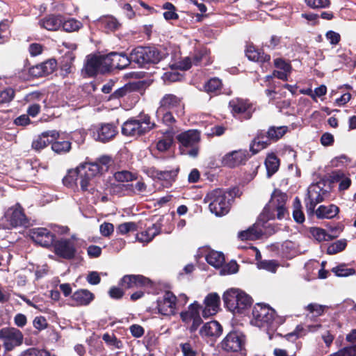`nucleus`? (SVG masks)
<instances>
[{
	"label": "nucleus",
	"instance_id": "1",
	"mask_svg": "<svg viewBox=\"0 0 356 356\" xmlns=\"http://www.w3.org/2000/svg\"><path fill=\"white\" fill-rule=\"evenodd\" d=\"M103 167L97 163H86L79 165L75 170H70L63 179L65 184L72 185L79 177L80 186L83 191H88L93 195L94 201L99 198V192L95 188V184L101 175Z\"/></svg>",
	"mask_w": 356,
	"mask_h": 356
},
{
	"label": "nucleus",
	"instance_id": "2",
	"mask_svg": "<svg viewBox=\"0 0 356 356\" xmlns=\"http://www.w3.org/2000/svg\"><path fill=\"white\" fill-rule=\"evenodd\" d=\"M330 196V186H325L323 181H319L310 185L308 188V197L305 200L307 212L309 215L314 212L318 218H332L339 211L338 207L334 204L327 206L321 205L316 211V206L328 199Z\"/></svg>",
	"mask_w": 356,
	"mask_h": 356
},
{
	"label": "nucleus",
	"instance_id": "3",
	"mask_svg": "<svg viewBox=\"0 0 356 356\" xmlns=\"http://www.w3.org/2000/svg\"><path fill=\"white\" fill-rule=\"evenodd\" d=\"M252 325L266 328L269 339H272L274 332L284 323V318L276 315L275 311L268 305L257 304L252 309Z\"/></svg>",
	"mask_w": 356,
	"mask_h": 356
},
{
	"label": "nucleus",
	"instance_id": "4",
	"mask_svg": "<svg viewBox=\"0 0 356 356\" xmlns=\"http://www.w3.org/2000/svg\"><path fill=\"white\" fill-rule=\"evenodd\" d=\"M288 196L280 190H275L268 203L264 207L261 217L263 220H269L277 218L283 219L288 216L286 202Z\"/></svg>",
	"mask_w": 356,
	"mask_h": 356
},
{
	"label": "nucleus",
	"instance_id": "5",
	"mask_svg": "<svg viewBox=\"0 0 356 356\" xmlns=\"http://www.w3.org/2000/svg\"><path fill=\"white\" fill-rule=\"evenodd\" d=\"M232 198L230 192L216 188L207 194L204 202L209 203V208L212 213L216 216H222L229 212Z\"/></svg>",
	"mask_w": 356,
	"mask_h": 356
},
{
	"label": "nucleus",
	"instance_id": "6",
	"mask_svg": "<svg viewBox=\"0 0 356 356\" xmlns=\"http://www.w3.org/2000/svg\"><path fill=\"white\" fill-rule=\"evenodd\" d=\"M156 124L151 121L150 116L141 113L135 118H131L122 126V134L127 136H140L154 129Z\"/></svg>",
	"mask_w": 356,
	"mask_h": 356
},
{
	"label": "nucleus",
	"instance_id": "7",
	"mask_svg": "<svg viewBox=\"0 0 356 356\" xmlns=\"http://www.w3.org/2000/svg\"><path fill=\"white\" fill-rule=\"evenodd\" d=\"M223 301L227 308L234 314H242L252 302L249 295L238 289H231L225 292Z\"/></svg>",
	"mask_w": 356,
	"mask_h": 356
},
{
	"label": "nucleus",
	"instance_id": "8",
	"mask_svg": "<svg viewBox=\"0 0 356 356\" xmlns=\"http://www.w3.org/2000/svg\"><path fill=\"white\" fill-rule=\"evenodd\" d=\"M180 145L182 154L191 157H196L199 152L200 132L197 129H189L183 131L176 136Z\"/></svg>",
	"mask_w": 356,
	"mask_h": 356
},
{
	"label": "nucleus",
	"instance_id": "9",
	"mask_svg": "<svg viewBox=\"0 0 356 356\" xmlns=\"http://www.w3.org/2000/svg\"><path fill=\"white\" fill-rule=\"evenodd\" d=\"M83 241L72 236L70 238H61L54 243L55 253L65 259H71L76 255L77 249L79 248Z\"/></svg>",
	"mask_w": 356,
	"mask_h": 356
},
{
	"label": "nucleus",
	"instance_id": "10",
	"mask_svg": "<svg viewBox=\"0 0 356 356\" xmlns=\"http://www.w3.org/2000/svg\"><path fill=\"white\" fill-rule=\"evenodd\" d=\"M212 63L210 51L206 47H200L195 49L193 54L183 58L177 64V67L187 70L192 65H207Z\"/></svg>",
	"mask_w": 356,
	"mask_h": 356
},
{
	"label": "nucleus",
	"instance_id": "11",
	"mask_svg": "<svg viewBox=\"0 0 356 356\" xmlns=\"http://www.w3.org/2000/svg\"><path fill=\"white\" fill-rule=\"evenodd\" d=\"M202 307L197 302L191 303L187 309L180 313L181 321L188 325L191 333L195 332L202 323L200 311Z\"/></svg>",
	"mask_w": 356,
	"mask_h": 356
},
{
	"label": "nucleus",
	"instance_id": "12",
	"mask_svg": "<svg viewBox=\"0 0 356 356\" xmlns=\"http://www.w3.org/2000/svg\"><path fill=\"white\" fill-rule=\"evenodd\" d=\"M177 298L170 291H165L156 300V309L158 313L170 316L175 315L177 312Z\"/></svg>",
	"mask_w": 356,
	"mask_h": 356
},
{
	"label": "nucleus",
	"instance_id": "13",
	"mask_svg": "<svg viewBox=\"0 0 356 356\" xmlns=\"http://www.w3.org/2000/svg\"><path fill=\"white\" fill-rule=\"evenodd\" d=\"M22 332L15 327H3L0 330V340L6 350L10 351L23 343Z\"/></svg>",
	"mask_w": 356,
	"mask_h": 356
},
{
	"label": "nucleus",
	"instance_id": "14",
	"mask_svg": "<svg viewBox=\"0 0 356 356\" xmlns=\"http://www.w3.org/2000/svg\"><path fill=\"white\" fill-rule=\"evenodd\" d=\"M233 116L240 120H249L254 111L251 103L247 99L234 98L229 103Z\"/></svg>",
	"mask_w": 356,
	"mask_h": 356
},
{
	"label": "nucleus",
	"instance_id": "15",
	"mask_svg": "<svg viewBox=\"0 0 356 356\" xmlns=\"http://www.w3.org/2000/svg\"><path fill=\"white\" fill-rule=\"evenodd\" d=\"M3 220L7 222L6 228L25 226L28 221L24 213L22 207L19 204L9 207L4 213Z\"/></svg>",
	"mask_w": 356,
	"mask_h": 356
},
{
	"label": "nucleus",
	"instance_id": "16",
	"mask_svg": "<svg viewBox=\"0 0 356 356\" xmlns=\"http://www.w3.org/2000/svg\"><path fill=\"white\" fill-rule=\"evenodd\" d=\"M108 60L106 55L88 56L84 66L86 74L89 76H93L98 73H104L109 71Z\"/></svg>",
	"mask_w": 356,
	"mask_h": 356
},
{
	"label": "nucleus",
	"instance_id": "17",
	"mask_svg": "<svg viewBox=\"0 0 356 356\" xmlns=\"http://www.w3.org/2000/svg\"><path fill=\"white\" fill-rule=\"evenodd\" d=\"M90 133L94 140L105 143L116 136L118 129L112 123H102L92 127Z\"/></svg>",
	"mask_w": 356,
	"mask_h": 356
},
{
	"label": "nucleus",
	"instance_id": "18",
	"mask_svg": "<svg viewBox=\"0 0 356 356\" xmlns=\"http://www.w3.org/2000/svg\"><path fill=\"white\" fill-rule=\"evenodd\" d=\"M245 346V336L239 332H230L221 342L222 348L227 352H238Z\"/></svg>",
	"mask_w": 356,
	"mask_h": 356
},
{
	"label": "nucleus",
	"instance_id": "19",
	"mask_svg": "<svg viewBox=\"0 0 356 356\" xmlns=\"http://www.w3.org/2000/svg\"><path fill=\"white\" fill-rule=\"evenodd\" d=\"M31 238L38 245L49 248L55 241V235L44 227H36L29 230Z\"/></svg>",
	"mask_w": 356,
	"mask_h": 356
},
{
	"label": "nucleus",
	"instance_id": "20",
	"mask_svg": "<svg viewBox=\"0 0 356 356\" xmlns=\"http://www.w3.org/2000/svg\"><path fill=\"white\" fill-rule=\"evenodd\" d=\"M249 154L245 149H238L226 154L222 158L221 163L224 166L235 168L244 164L248 159Z\"/></svg>",
	"mask_w": 356,
	"mask_h": 356
},
{
	"label": "nucleus",
	"instance_id": "21",
	"mask_svg": "<svg viewBox=\"0 0 356 356\" xmlns=\"http://www.w3.org/2000/svg\"><path fill=\"white\" fill-rule=\"evenodd\" d=\"M106 58L108 60L109 70L112 68L124 69L132 62L130 56L124 53L111 52L106 54Z\"/></svg>",
	"mask_w": 356,
	"mask_h": 356
},
{
	"label": "nucleus",
	"instance_id": "22",
	"mask_svg": "<svg viewBox=\"0 0 356 356\" xmlns=\"http://www.w3.org/2000/svg\"><path fill=\"white\" fill-rule=\"evenodd\" d=\"M220 297L216 293H210L204 299V307L202 309V316L208 318L216 314L218 310Z\"/></svg>",
	"mask_w": 356,
	"mask_h": 356
},
{
	"label": "nucleus",
	"instance_id": "23",
	"mask_svg": "<svg viewBox=\"0 0 356 356\" xmlns=\"http://www.w3.org/2000/svg\"><path fill=\"white\" fill-rule=\"evenodd\" d=\"M58 136V133L55 131H48L43 132L41 135L38 136L37 138L32 142V148L39 152L46 147L49 144L52 143V140Z\"/></svg>",
	"mask_w": 356,
	"mask_h": 356
},
{
	"label": "nucleus",
	"instance_id": "24",
	"mask_svg": "<svg viewBox=\"0 0 356 356\" xmlns=\"http://www.w3.org/2000/svg\"><path fill=\"white\" fill-rule=\"evenodd\" d=\"M150 280L143 275H124L120 282V285L126 289L147 286Z\"/></svg>",
	"mask_w": 356,
	"mask_h": 356
},
{
	"label": "nucleus",
	"instance_id": "25",
	"mask_svg": "<svg viewBox=\"0 0 356 356\" xmlns=\"http://www.w3.org/2000/svg\"><path fill=\"white\" fill-rule=\"evenodd\" d=\"M181 105V98L173 95L165 94L159 102L158 110L171 111Z\"/></svg>",
	"mask_w": 356,
	"mask_h": 356
},
{
	"label": "nucleus",
	"instance_id": "26",
	"mask_svg": "<svg viewBox=\"0 0 356 356\" xmlns=\"http://www.w3.org/2000/svg\"><path fill=\"white\" fill-rule=\"evenodd\" d=\"M222 329L220 324L216 321H211L206 323L200 329V334L202 337H217L222 333Z\"/></svg>",
	"mask_w": 356,
	"mask_h": 356
},
{
	"label": "nucleus",
	"instance_id": "27",
	"mask_svg": "<svg viewBox=\"0 0 356 356\" xmlns=\"http://www.w3.org/2000/svg\"><path fill=\"white\" fill-rule=\"evenodd\" d=\"M161 134L162 136L158 140L156 148L160 152H165L172 145L175 131L173 128L169 127Z\"/></svg>",
	"mask_w": 356,
	"mask_h": 356
},
{
	"label": "nucleus",
	"instance_id": "28",
	"mask_svg": "<svg viewBox=\"0 0 356 356\" xmlns=\"http://www.w3.org/2000/svg\"><path fill=\"white\" fill-rule=\"evenodd\" d=\"M160 231L161 225L159 223H154L152 226L148 227L145 230L137 234L136 238L139 242L148 243L160 233Z\"/></svg>",
	"mask_w": 356,
	"mask_h": 356
},
{
	"label": "nucleus",
	"instance_id": "29",
	"mask_svg": "<svg viewBox=\"0 0 356 356\" xmlns=\"http://www.w3.org/2000/svg\"><path fill=\"white\" fill-rule=\"evenodd\" d=\"M263 234L264 232L261 225L259 223H256L246 230L240 232L238 236L242 241H254L260 238Z\"/></svg>",
	"mask_w": 356,
	"mask_h": 356
},
{
	"label": "nucleus",
	"instance_id": "30",
	"mask_svg": "<svg viewBox=\"0 0 356 356\" xmlns=\"http://www.w3.org/2000/svg\"><path fill=\"white\" fill-rule=\"evenodd\" d=\"M63 22L61 15H49L39 21V25L41 28L48 31H56L60 26Z\"/></svg>",
	"mask_w": 356,
	"mask_h": 356
},
{
	"label": "nucleus",
	"instance_id": "31",
	"mask_svg": "<svg viewBox=\"0 0 356 356\" xmlns=\"http://www.w3.org/2000/svg\"><path fill=\"white\" fill-rule=\"evenodd\" d=\"M146 49V60L149 63H158L161 60L165 58L168 53L163 49L156 47H145Z\"/></svg>",
	"mask_w": 356,
	"mask_h": 356
},
{
	"label": "nucleus",
	"instance_id": "32",
	"mask_svg": "<svg viewBox=\"0 0 356 356\" xmlns=\"http://www.w3.org/2000/svg\"><path fill=\"white\" fill-rule=\"evenodd\" d=\"M72 299L76 305H88L94 299V295L87 289H80L73 293Z\"/></svg>",
	"mask_w": 356,
	"mask_h": 356
},
{
	"label": "nucleus",
	"instance_id": "33",
	"mask_svg": "<svg viewBox=\"0 0 356 356\" xmlns=\"http://www.w3.org/2000/svg\"><path fill=\"white\" fill-rule=\"evenodd\" d=\"M248 58L252 61L265 63L270 60V56L257 49L254 46L249 45L245 50Z\"/></svg>",
	"mask_w": 356,
	"mask_h": 356
},
{
	"label": "nucleus",
	"instance_id": "34",
	"mask_svg": "<svg viewBox=\"0 0 356 356\" xmlns=\"http://www.w3.org/2000/svg\"><path fill=\"white\" fill-rule=\"evenodd\" d=\"M270 144L268 136L261 133L253 140L250 145V151L252 154H257L260 150L266 148Z\"/></svg>",
	"mask_w": 356,
	"mask_h": 356
},
{
	"label": "nucleus",
	"instance_id": "35",
	"mask_svg": "<svg viewBox=\"0 0 356 356\" xmlns=\"http://www.w3.org/2000/svg\"><path fill=\"white\" fill-rule=\"evenodd\" d=\"M99 24L106 31H115L120 26L119 21L112 15H106L99 19Z\"/></svg>",
	"mask_w": 356,
	"mask_h": 356
},
{
	"label": "nucleus",
	"instance_id": "36",
	"mask_svg": "<svg viewBox=\"0 0 356 356\" xmlns=\"http://www.w3.org/2000/svg\"><path fill=\"white\" fill-rule=\"evenodd\" d=\"M145 47H138L133 49L130 54V59L133 63L138 64L140 67H144L147 64L146 60Z\"/></svg>",
	"mask_w": 356,
	"mask_h": 356
},
{
	"label": "nucleus",
	"instance_id": "37",
	"mask_svg": "<svg viewBox=\"0 0 356 356\" xmlns=\"http://www.w3.org/2000/svg\"><path fill=\"white\" fill-rule=\"evenodd\" d=\"M206 260L211 266L220 268L225 263V257L220 252L211 250L206 255Z\"/></svg>",
	"mask_w": 356,
	"mask_h": 356
},
{
	"label": "nucleus",
	"instance_id": "38",
	"mask_svg": "<svg viewBox=\"0 0 356 356\" xmlns=\"http://www.w3.org/2000/svg\"><path fill=\"white\" fill-rule=\"evenodd\" d=\"M183 356H197L199 348L193 340H188L179 345Z\"/></svg>",
	"mask_w": 356,
	"mask_h": 356
},
{
	"label": "nucleus",
	"instance_id": "39",
	"mask_svg": "<svg viewBox=\"0 0 356 356\" xmlns=\"http://www.w3.org/2000/svg\"><path fill=\"white\" fill-rule=\"evenodd\" d=\"M177 172V170L159 171L156 172V177L159 180L163 181L162 184L163 186L168 187L175 181Z\"/></svg>",
	"mask_w": 356,
	"mask_h": 356
},
{
	"label": "nucleus",
	"instance_id": "40",
	"mask_svg": "<svg viewBox=\"0 0 356 356\" xmlns=\"http://www.w3.org/2000/svg\"><path fill=\"white\" fill-rule=\"evenodd\" d=\"M156 116L159 121H161L168 127L173 124L176 120L170 111L156 110Z\"/></svg>",
	"mask_w": 356,
	"mask_h": 356
},
{
	"label": "nucleus",
	"instance_id": "41",
	"mask_svg": "<svg viewBox=\"0 0 356 356\" xmlns=\"http://www.w3.org/2000/svg\"><path fill=\"white\" fill-rule=\"evenodd\" d=\"M268 177H271L278 170L280 163L278 159L273 154L268 155L265 161Z\"/></svg>",
	"mask_w": 356,
	"mask_h": 356
},
{
	"label": "nucleus",
	"instance_id": "42",
	"mask_svg": "<svg viewBox=\"0 0 356 356\" xmlns=\"http://www.w3.org/2000/svg\"><path fill=\"white\" fill-rule=\"evenodd\" d=\"M51 143V149L57 154H65L71 149V143L68 140H56Z\"/></svg>",
	"mask_w": 356,
	"mask_h": 356
},
{
	"label": "nucleus",
	"instance_id": "43",
	"mask_svg": "<svg viewBox=\"0 0 356 356\" xmlns=\"http://www.w3.org/2000/svg\"><path fill=\"white\" fill-rule=\"evenodd\" d=\"M61 26L67 32H73L80 29L82 26V23L74 18H69L67 19L63 18Z\"/></svg>",
	"mask_w": 356,
	"mask_h": 356
},
{
	"label": "nucleus",
	"instance_id": "44",
	"mask_svg": "<svg viewBox=\"0 0 356 356\" xmlns=\"http://www.w3.org/2000/svg\"><path fill=\"white\" fill-rule=\"evenodd\" d=\"M114 178L119 182H129L137 179V175L127 170L116 172Z\"/></svg>",
	"mask_w": 356,
	"mask_h": 356
},
{
	"label": "nucleus",
	"instance_id": "45",
	"mask_svg": "<svg viewBox=\"0 0 356 356\" xmlns=\"http://www.w3.org/2000/svg\"><path fill=\"white\" fill-rule=\"evenodd\" d=\"M133 88L130 84H125L124 86L115 90L109 97V100L120 99L132 92Z\"/></svg>",
	"mask_w": 356,
	"mask_h": 356
},
{
	"label": "nucleus",
	"instance_id": "46",
	"mask_svg": "<svg viewBox=\"0 0 356 356\" xmlns=\"http://www.w3.org/2000/svg\"><path fill=\"white\" fill-rule=\"evenodd\" d=\"M287 129V127L285 126L277 127H272L269 128L268 131H267V136H268L270 140H277L286 134Z\"/></svg>",
	"mask_w": 356,
	"mask_h": 356
},
{
	"label": "nucleus",
	"instance_id": "47",
	"mask_svg": "<svg viewBox=\"0 0 356 356\" xmlns=\"http://www.w3.org/2000/svg\"><path fill=\"white\" fill-rule=\"evenodd\" d=\"M311 233L314 238L318 241H330L333 238V236L327 233V232L322 228L313 227L311 229Z\"/></svg>",
	"mask_w": 356,
	"mask_h": 356
},
{
	"label": "nucleus",
	"instance_id": "48",
	"mask_svg": "<svg viewBox=\"0 0 356 356\" xmlns=\"http://www.w3.org/2000/svg\"><path fill=\"white\" fill-rule=\"evenodd\" d=\"M222 87L221 80L218 78H212L204 85V90L208 93L216 92Z\"/></svg>",
	"mask_w": 356,
	"mask_h": 356
},
{
	"label": "nucleus",
	"instance_id": "49",
	"mask_svg": "<svg viewBox=\"0 0 356 356\" xmlns=\"http://www.w3.org/2000/svg\"><path fill=\"white\" fill-rule=\"evenodd\" d=\"M257 268L271 273H275L278 264L275 260H261L257 262Z\"/></svg>",
	"mask_w": 356,
	"mask_h": 356
},
{
	"label": "nucleus",
	"instance_id": "50",
	"mask_svg": "<svg viewBox=\"0 0 356 356\" xmlns=\"http://www.w3.org/2000/svg\"><path fill=\"white\" fill-rule=\"evenodd\" d=\"M293 216L298 223H302L305 221V216L301 210L300 202L298 197H296L294 200Z\"/></svg>",
	"mask_w": 356,
	"mask_h": 356
},
{
	"label": "nucleus",
	"instance_id": "51",
	"mask_svg": "<svg viewBox=\"0 0 356 356\" xmlns=\"http://www.w3.org/2000/svg\"><path fill=\"white\" fill-rule=\"evenodd\" d=\"M347 245L346 240H338L336 242L330 245L327 249V252L329 254H334L343 250Z\"/></svg>",
	"mask_w": 356,
	"mask_h": 356
},
{
	"label": "nucleus",
	"instance_id": "52",
	"mask_svg": "<svg viewBox=\"0 0 356 356\" xmlns=\"http://www.w3.org/2000/svg\"><path fill=\"white\" fill-rule=\"evenodd\" d=\"M102 339L105 341V343L107 345L113 346L115 348L121 349L123 346L122 342L118 339H117V337L114 334L105 333L102 336Z\"/></svg>",
	"mask_w": 356,
	"mask_h": 356
},
{
	"label": "nucleus",
	"instance_id": "53",
	"mask_svg": "<svg viewBox=\"0 0 356 356\" xmlns=\"http://www.w3.org/2000/svg\"><path fill=\"white\" fill-rule=\"evenodd\" d=\"M238 270V266L236 261H230L229 263L222 265L220 270L221 275H230L236 273Z\"/></svg>",
	"mask_w": 356,
	"mask_h": 356
},
{
	"label": "nucleus",
	"instance_id": "54",
	"mask_svg": "<svg viewBox=\"0 0 356 356\" xmlns=\"http://www.w3.org/2000/svg\"><path fill=\"white\" fill-rule=\"evenodd\" d=\"M124 187L126 188V191L133 193H142L146 191L147 186L142 181H139L136 184H128L124 185Z\"/></svg>",
	"mask_w": 356,
	"mask_h": 356
},
{
	"label": "nucleus",
	"instance_id": "55",
	"mask_svg": "<svg viewBox=\"0 0 356 356\" xmlns=\"http://www.w3.org/2000/svg\"><path fill=\"white\" fill-rule=\"evenodd\" d=\"M15 97V90L11 88H7L0 92V104H8Z\"/></svg>",
	"mask_w": 356,
	"mask_h": 356
},
{
	"label": "nucleus",
	"instance_id": "56",
	"mask_svg": "<svg viewBox=\"0 0 356 356\" xmlns=\"http://www.w3.org/2000/svg\"><path fill=\"white\" fill-rule=\"evenodd\" d=\"M20 356H50V353L44 349L30 348L22 352Z\"/></svg>",
	"mask_w": 356,
	"mask_h": 356
},
{
	"label": "nucleus",
	"instance_id": "57",
	"mask_svg": "<svg viewBox=\"0 0 356 356\" xmlns=\"http://www.w3.org/2000/svg\"><path fill=\"white\" fill-rule=\"evenodd\" d=\"M44 76L51 74L56 68V61L54 59L48 60L40 64Z\"/></svg>",
	"mask_w": 356,
	"mask_h": 356
},
{
	"label": "nucleus",
	"instance_id": "58",
	"mask_svg": "<svg viewBox=\"0 0 356 356\" xmlns=\"http://www.w3.org/2000/svg\"><path fill=\"white\" fill-rule=\"evenodd\" d=\"M356 355V341L352 346L345 347L337 353L331 354L329 356H355Z\"/></svg>",
	"mask_w": 356,
	"mask_h": 356
},
{
	"label": "nucleus",
	"instance_id": "59",
	"mask_svg": "<svg viewBox=\"0 0 356 356\" xmlns=\"http://www.w3.org/2000/svg\"><path fill=\"white\" fill-rule=\"evenodd\" d=\"M327 308L326 305H318L316 303H310L307 306V309L312 314H314L315 316H321L325 309Z\"/></svg>",
	"mask_w": 356,
	"mask_h": 356
},
{
	"label": "nucleus",
	"instance_id": "60",
	"mask_svg": "<svg viewBox=\"0 0 356 356\" xmlns=\"http://www.w3.org/2000/svg\"><path fill=\"white\" fill-rule=\"evenodd\" d=\"M137 226L135 222H127L122 223L118 227V232L121 234H126L130 232L136 230Z\"/></svg>",
	"mask_w": 356,
	"mask_h": 356
},
{
	"label": "nucleus",
	"instance_id": "61",
	"mask_svg": "<svg viewBox=\"0 0 356 356\" xmlns=\"http://www.w3.org/2000/svg\"><path fill=\"white\" fill-rule=\"evenodd\" d=\"M332 271L338 277H347L349 275H354L355 270L353 268H346L343 266H337L332 269Z\"/></svg>",
	"mask_w": 356,
	"mask_h": 356
},
{
	"label": "nucleus",
	"instance_id": "62",
	"mask_svg": "<svg viewBox=\"0 0 356 356\" xmlns=\"http://www.w3.org/2000/svg\"><path fill=\"white\" fill-rule=\"evenodd\" d=\"M181 78V75L179 73L173 71L172 69L171 70V71L165 72L162 76V79L165 82H175L180 80Z\"/></svg>",
	"mask_w": 356,
	"mask_h": 356
},
{
	"label": "nucleus",
	"instance_id": "63",
	"mask_svg": "<svg viewBox=\"0 0 356 356\" xmlns=\"http://www.w3.org/2000/svg\"><path fill=\"white\" fill-rule=\"evenodd\" d=\"M305 2L313 8H326L330 5L329 0H305Z\"/></svg>",
	"mask_w": 356,
	"mask_h": 356
},
{
	"label": "nucleus",
	"instance_id": "64",
	"mask_svg": "<svg viewBox=\"0 0 356 356\" xmlns=\"http://www.w3.org/2000/svg\"><path fill=\"white\" fill-rule=\"evenodd\" d=\"M325 38L332 45L337 44L341 40L339 33L333 31H327L325 34Z\"/></svg>",
	"mask_w": 356,
	"mask_h": 356
}]
</instances>
